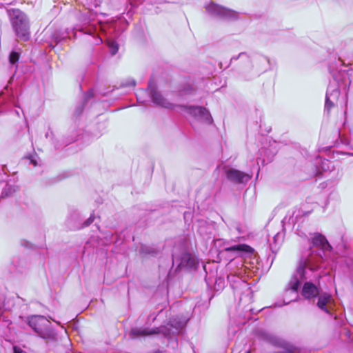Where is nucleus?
<instances>
[{"label": "nucleus", "instance_id": "nucleus-1", "mask_svg": "<svg viewBox=\"0 0 353 353\" xmlns=\"http://www.w3.org/2000/svg\"><path fill=\"white\" fill-rule=\"evenodd\" d=\"M312 247L301 257L296 270L290 280V288L294 292L297 290L301 280L321 276L320 264L325 252L332 248L326 238L319 233L312 238Z\"/></svg>", "mask_w": 353, "mask_h": 353}, {"label": "nucleus", "instance_id": "nucleus-2", "mask_svg": "<svg viewBox=\"0 0 353 353\" xmlns=\"http://www.w3.org/2000/svg\"><path fill=\"white\" fill-rule=\"evenodd\" d=\"M185 321L176 317L171 319L167 325H162L159 327H133L130 331V338L134 339L140 336H151L161 334L164 337L170 338L178 334L184 327Z\"/></svg>", "mask_w": 353, "mask_h": 353}, {"label": "nucleus", "instance_id": "nucleus-3", "mask_svg": "<svg viewBox=\"0 0 353 353\" xmlns=\"http://www.w3.org/2000/svg\"><path fill=\"white\" fill-rule=\"evenodd\" d=\"M333 82H330L326 92L325 110L329 112L334 105L335 101H337L340 96V88L345 89L350 85V81L348 80V74L345 71H339L336 74H333Z\"/></svg>", "mask_w": 353, "mask_h": 353}, {"label": "nucleus", "instance_id": "nucleus-4", "mask_svg": "<svg viewBox=\"0 0 353 353\" xmlns=\"http://www.w3.org/2000/svg\"><path fill=\"white\" fill-rule=\"evenodd\" d=\"M12 29L17 37L24 41L30 38V23L27 15L19 9L7 10Z\"/></svg>", "mask_w": 353, "mask_h": 353}, {"label": "nucleus", "instance_id": "nucleus-5", "mask_svg": "<svg viewBox=\"0 0 353 353\" xmlns=\"http://www.w3.org/2000/svg\"><path fill=\"white\" fill-rule=\"evenodd\" d=\"M28 325L41 338L47 341L57 340V332L52 327V323L42 315H34L27 318Z\"/></svg>", "mask_w": 353, "mask_h": 353}, {"label": "nucleus", "instance_id": "nucleus-6", "mask_svg": "<svg viewBox=\"0 0 353 353\" xmlns=\"http://www.w3.org/2000/svg\"><path fill=\"white\" fill-rule=\"evenodd\" d=\"M321 277V276L318 279H302L300 281L299 285H301V282L305 281L303 289H302V295L305 299H312L317 297L321 294V289L319 286V279ZM300 287V285H299ZM299 288H298L296 292L293 291L292 289L290 288V282L287 288H285V294L288 293H292L294 295V300L296 299L298 296V290Z\"/></svg>", "mask_w": 353, "mask_h": 353}, {"label": "nucleus", "instance_id": "nucleus-7", "mask_svg": "<svg viewBox=\"0 0 353 353\" xmlns=\"http://www.w3.org/2000/svg\"><path fill=\"white\" fill-rule=\"evenodd\" d=\"M207 12L212 17L224 20H234L238 18L239 14L214 2L205 6Z\"/></svg>", "mask_w": 353, "mask_h": 353}, {"label": "nucleus", "instance_id": "nucleus-8", "mask_svg": "<svg viewBox=\"0 0 353 353\" xmlns=\"http://www.w3.org/2000/svg\"><path fill=\"white\" fill-rule=\"evenodd\" d=\"M185 112L194 119L200 122L212 124L213 119L210 112L204 107L195 105H181Z\"/></svg>", "mask_w": 353, "mask_h": 353}, {"label": "nucleus", "instance_id": "nucleus-9", "mask_svg": "<svg viewBox=\"0 0 353 353\" xmlns=\"http://www.w3.org/2000/svg\"><path fill=\"white\" fill-rule=\"evenodd\" d=\"M95 14L90 10L81 14L79 17L80 25H77L73 31H79L83 34H92L96 31L97 28L92 23L94 20Z\"/></svg>", "mask_w": 353, "mask_h": 353}, {"label": "nucleus", "instance_id": "nucleus-10", "mask_svg": "<svg viewBox=\"0 0 353 353\" xmlns=\"http://www.w3.org/2000/svg\"><path fill=\"white\" fill-rule=\"evenodd\" d=\"M173 265H176V269H195L196 268L198 261L196 259L188 252H183L181 255H172Z\"/></svg>", "mask_w": 353, "mask_h": 353}, {"label": "nucleus", "instance_id": "nucleus-11", "mask_svg": "<svg viewBox=\"0 0 353 353\" xmlns=\"http://www.w3.org/2000/svg\"><path fill=\"white\" fill-rule=\"evenodd\" d=\"M148 90L150 92V95L152 101L157 106L167 108L173 109L175 105L168 101L157 90L154 84L152 81H149Z\"/></svg>", "mask_w": 353, "mask_h": 353}, {"label": "nucleus", "instance_id": "nucleus-12", "mask_svg": "<svg viewBox=\"0 0 353 353\" xmlns=\"http://www.w3.org/2000/svg\"><path fill=\"white\" fill-rule=\"evenodd\" d=\"M317 297L318 307L327 314H331L330 310L332 307V299L331 295L326 292H321V294Z\"/></svg>", "mask_w": 353, "mask_h": 353}, {"label": "nucleus", "instance_id": "nucleus-13", "mask_svg": "<svg viewBox=\"0 0 353 353\" xmlns=\"http://www.w3.org/2000/svg\"><path fill=\"white\" fill-rule=\"evenodd\" d=\"M315 172L314 174L317 175L323 172H331L334 169L333 162L322 158H317L315 162Z\"/></svg>", "mask_w": 353, "mask_h": 353}, {"label": "nucleus", "instance_id": "nucleus-14", "mask_svg": "<svg viewBox=\"0 0 353 353\" xmlns=\"http://www.w3.org/2000/svg\"><path fill=\"white\" fill-rule=\"evenodd\" d=\"M226 175L229 180L236 183L247 182L251 178L249 174L232 168L226 171Z\"/></svg>", "mask_w": 353, "mask_h": 353}, {"label": "nucleus", "instance_id": "nucleus-15", "mask_svg": "<svg viewBox=\"0 0 353 353\" xmlns=\"http://www.w3.org/2000/svg\"><path fill=\"white\" fill-rule=\"evenodd\" d=\"M14 104L12 97L9 95H6L3 92L0 94V113L6 110L7 107Z\"/></svg>", "mask_w": 353, "mask_h": 353}, {"label": "nucleus", "instance_id": "nucleus-16", "mask_svg": "<svg viewBox=\"0 0 353 353\" xmlns=\"http://www.w3.org/2000/svg\"><path fill=\"white\" fill-rule=\"evenodd\" d=\"M252 250L251 247L245 244L234 245L225 249L227 252H234L238 254L242 252H250Z\"/></svg>", "mask_w": 353, "mask_h": 353}, {"label": "nucleus", "instance_id": "nucleus-17", "mask_svg": "<svg viewBox=\"0 0 353 353\" xmlns=\"http://www.w3.org/2000/svg\"><path fill=\"white\" fill-rule=\"evenodd\" d=\"M283 241V234L278 232L273 237V242L270 244V250L275 253Z\"/></svg>", "mask_w": 353, "mask_h": 353}, {"label": "nucleus", "instance_id": "nucleus-18", "mask_svg": "<svg viewBox=\"0 0 353 353\" xmlns=\"http://www.w3.org/2000/svg\"><path fill=\"white\" fill-rule=\"evenodd\" d=\"M94 215L91 214L90 216L83 223V224L81 227H79V225H72L70 223V219H68L67 221V224H68V227L70 230H76V229H79L82 227H87V226L90 225L94 221Z\"/></svg>", "mask_w": 353, "mask_h": 353}, {"label": "nucleus", "instance_id": "nucleus-19", "mask_svg": "<svg viewBox=\"0 0 353 353\" xmlns=\"http://www.w3.org/2000/svg\"><path fill=\"white\" fill-rule=\"evenodd\" d=\"M225 286V280L223 278L219 276L216 277L214 281V290L220 291L223 289Z\"/></svg>", "mask_w": 353, "mask_h": 353}, {"label": "nucleus", "instance_id": "nucleus-20", "mask_svg": "<svg viewBox=\"0 0 353 353\" xmlns=\"http://www.w3.org/2000/svg\"><path fill=\"white\" fill-rule=\"evenodd\" d=\"M108 45L111 54H116L119 50V46L117 42H115L114 41H109Z\"/></svg>", "mask_w": 353, "mask_h": 353}, {"label": "nucleus", "instance_id": "nucleus-21", "mask_svg": "<svg viewBox=\"0 0 353 353\" xmlns=\"http://www.w3.org/2000/svg\"><path fill=\"white\" fill-rule=\"evenodd\" d=\"M19 59V54L15 51L10 52L9 55V62L12 65L16 64Z\"/></svg>", "mask_w": 353, "mask_h": 353}, {"label": "nucleus", "instance_id": "nucleus-22", "mask_svg": "<svg viewBox=\"0 0 353 353\" xmlns=\"http://www.w3.org/2000/svg\"><path fill=\"white\" fill-rule=\"evenodd\" d=\"M162 312V310H160L158 313L152 312L150 314L148 315L147 320L145 321L146 325H151L152 323L154 322V321L157 319L159 314Z\"/></svg>", "mask_w": 353, "mask_h": 353}, {"label": "nucleus", "instance_id": "nucleus-23", "mask_svg": "<svg viewBox=\"0 0 353 353\" xmlns=\"http://www.w3.org/2000/svg\"><path fill=\"white\" fill-rule=\"evenodd\" d=\"M228 281L231 283L232 286L234 288V284L241 282V279L236 275L229 274L227 276Z\"/></svg>", "mask_w": 353, "mask_h": 353}, {"label": "nucleus", "instance_id": "nucleus-24", "mask_svg": "<svg viewBox=\"0 0 353 353\" xmlns=\"http://www.w3.org/2000/svg\"><path fill=\"white\" fill-rule=\"evenodd\" d=\"M16 189L14 187H12L10 185H6V188L3 189V191L2 192V196H9L12 192H15Z\"/></svg>", "mask_w": 353, "mask_h": 353}, {"label": "nucleus", "instance_id": "nucleus-25", "mask_svg": "<svg viewBox=\"0 0 353 353\" xmlns=\"http://www.w3.org/2000/svg\"><path fill=\"white\" fill-rule=\"evenodd\" d=\"M238 59H243L244 61H250V57L246 52H241L237 57H233L231 58V61L237 60Z\"/></svg>", "mask_w": 353, "mask_h": 353}, {"label": "nucleus", "instance_id": "nucleus-26", "mask_svg": "<svg viewBox=\"0 0 353 353\" xmlns=\"http://www.w3.org/2000/svg\"><path fill=\"white\" fill-rule=\"evenodd\" d=\"M341 141L343 144L350 146L353 150V140L352 139H348L347 138H341Z\"/></svg>", "mask_w": 353, "mask_h": 353}, {"label": "nucleus", "instance_id": "nucleus-27", "mask_svg": "<svg viewBox=\"0 0 353 353\" xmlns=\"http://www.w3.org/2000/svg\"><path fill=\"white\" fill-rule=\"evenodd\" d=\"M83 105H78L76 109H75V111H74V115L76 117H79V115H81V114L83 112Z\"/></svg>", "mask_w": 353, "mask_h": 353}, {"label": "nucleus", "instance_id": "nucleus-28", "mask_svg": "<svg viewBox=\"0 0 353 353\" xmlns=\"http://www.w3.org/2000/svg\"><path fill=\"white\" fill-rule=\"evenodd\" d=\"M46 139H50L52 141V143L54 144L55 147L57 146L55 142L54 141V134L52 131L49 130L46 133L45 135Z\"/></svg>", "mask_w": 353, "mask_h": 353}, {"label": "nucleus", "instance_id": "nucleus-29", "mask_svg": "<svg viewBox=\"0 0 353 353\" xmlns=\"http://www.w3.org/2000/svg\"><path fill=\"white\" fill-rule=\"evenodd\" d=\"M94 96V90L92 89L89 90L85 94V101H88L90 98Z\"/></svg>", "mask_w": 353, "mask_h": 353}, {"label": "nucleus", "instance_id": "nucleus-30", "mask_svg": "<svg viewBox=\"0 0 353 353\" xmlns=\"http://www.w3.org/2000/svg\"><path fill=\"white\" fill-rule=\"evenodd\" d=\"M141 251L145 254L154 253V252L152 250H151L150 249H149L148 248H145V247H142L141 249Z\"/></svg>", "mask_w": 353, "mask_h": 353}, {"label": "nucleus", "instance_id": "nucleus-31", "mask_svg": "<svg viewBox=\"0 0 353 353\" xmlns=\"http://www.w3.org/2000/svg\"><path fill=\"white\" fill-rule=\"evenodd\" d=\"M92 3L95 8H97L99 6H101V0H94V2Z\"/></svg>", "mask_w": 353, "mask_h": 353}, {"label": "nucleus", "instance_id": "nucleus-32", "mask_svg": "<svg viewBox=\"0 0 353 353\" xmlns=\"http://www.w3.org/2000/svg\"><path fill=\"white\" fill-rule=\"evenodd\" d=\"M260 60L262 62H265V63L270 64V59L266 57H261Z\"/></svg>", "mask_w": 353, "mask_h": 353}, {"label": "nucleus", "instance_id": "nucleus-33", "mask_svg": "<svg viewBox=\"0 0 353 353\" xmlns=\"http://www.w3.org/2000/svg\"><path fill=\"white\" fill-rule=\"evenodd\" d=\"M14 353H26V352H23V350H21V349H19L17 347H14Z\"/></svg>", "mask_w": 353, "mask_h": 353}, {"label": "nucleus", "instance_id": "nucleus-34", "mask_svg": "<svg viewBox=\"0 0 353 353\" xmlns=\"http://www.w3.org/2000/svg\"><path fill=\"white\" fill-rule=\"evenodd\" d=\"M204 228L203 226H200L199 228V232L201 234V235H204Z\"/></svg>", "mask_w": 353, "mask_h": 353}, {"label": "nucleus", "instance_id": "nucleus-35", "mask_svg": "<svg viewBox=\"0 0 353 353\" xmlns=\"http://www.w3.org/2000/svg\"><path fill=\"white\" fill-rule=\"evenodd\" d=\"M3 313V308H2V305H1V303H0V315Z\"/></svg>", "mask_w": 353, "mask_h": 353}, {"label": "nucleus", "instance_id": "nucleus-36", "mask_svg": "<svg viewBox=\"0 0 353 353\" xmlns=\"http://www.w3.org/2000/svg\"><path fill=\"white\" fill-rule=\"evenodd\" d=\"M130 85H135V81H132L131 83H130Z\"/></svg>", "mask_w": 353, "mask_h": 353}, {"label": "nucleus", "instance_id": "nucleus-37", "mask_svg": "<svg viewBox=\"0 0 353 353\" xmlns=\"http://www.w3.org/2000/svg\"><path fill=\"white\" fill-rule=\"evenodd\" d=\"M31 162L34 164V165H37L36 162H35L34 160H32H32H31Z\"/></svg>", "mask_w": 353, "mask_h": 353}, {"label": "nucleus", "instance_id": "nucleus-38", "mask_svg": "<svg viewBox=\"0 0 353 353\" xmlns=\"http://www.w3.org/2000/svg\"><path fill=\"white\" fill-rule=\"evenodd\" d=\"M98 40L99 42H101V43L102 42V39L101 38H99Z\"/></svg>", "mask_w": 353, "mask_h": 353}, {"label": "nucleus", "instance_id": "nucleus-39", "mask_svg": "<svg viewBox=\"0 0 353 353\" xmlns=\"http://www.w3.org/2000/svg\"><path fill=\"white\" fill-rule=\"evenodd\" d=\"M292 301V300L290 301H288L287 303H285V304H288L289 303H290Z\"/></svg>", "mask_w": 353, "mask_h": 353}, {"label": "nucleus", "instance_id": "nucleus-40", "mask_svg": "<svg viewBox=\"0 0 353 353\" xmlns=\"http://www.w3.org/2000/svg\"><path fill=\"white\" fill-rule=\"evenodd\" d=\"M259 160H261V159H260L259 158H258V159H257V163H259Z\"/></svg>", "mask_w": 353, "mask_h": 353}, {"label": "nucleus", "instance_id": "nucleus-41", "mask_svg": "<svg viewBox=\"0 0 353 353\" xmlns=\"http://www.w3.org/2000/svg\"><path fill=\"white\" fill-rule=\"evenodd\" d=\"M16 114L19 115V112L18 111H15Z\"/></svg>", "mask_w": 353, "mask_h": 353}, {"label": "nucleus", "instance_id": "nucleus-42", "mask_svg": "<svg viewBox=\"0 0 353 353\" xmlns=\"http://www.w3.org/2000/svg\"><path fill=\"white\" fill-rule=\"evenodd\" d=\"M74 37H76V32H74Z\"/></svg>", "mask_w": 353, "mask_h": 353}, {"label": "nucleus", "instance_id": "nucleus-43", "mask_svg": "<svg viewBox=\"0 0 353 353\" xmlns=\"http://www.w3.org/2000/svg\"><path fill=\"white\" fill-rule=\"evenodd\" d=\"M246 353H250V351H248Z\"/></svg>", "mask_w": 353, "mask_h": 353}]
</instances>
